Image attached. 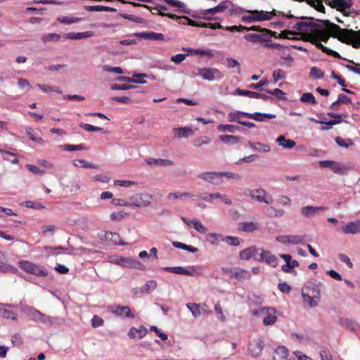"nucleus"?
Here are the masks:
<instances>
[{"mask_svg": "<svg viewBox=\"0 0 360 360\" xmlns=\"http://www.w3.org/2000/svg\"><path fill=\"white\" fill-rule=\"evenodd\" d=\"M303 39L305 41L310 42L315 45L317 49L321 50L323 53L329 56H332L335 58H342L341 56L338 52L323 46L321 41H319V39L314 34L304 33Z\"/></svg>", "mask_w": 360, "mask_h": 360, "instance_id": "obj_4", "label": "nucleus"}, {"mask_svg": "<svg viewBox=\"0 0 360 360\" xmlns=\"http://www.w3.org/2000/svg\"><path fill=\"white\" fill-rule=\"evenodd\" d=\"M157 287V283L155 281H148L143 286L140 288L141 293L148 294L154 290Z\"/></svg>", "mask_w": 360, "mask_h": 360, "instance_id": "obj_38", "label": "nucleus"}, {"mask_svg": "<svg viewBox=\"0 0 360 360\" xmlns=\"http://www.w3.org/2000/svg\"><path fill=\"white\" fill-rule=\"evenodd\" d=\"M240 128L236 125L232 124H219L217 126V130L220 132L229 131L231 133H234L236 130H238Z\"/></svg>", "mask_w": 360, "mask_h": 360, "instance_id": "obj_43", "label": "nucleus"}, {"mask_svg": "<svg viewBox=\"0 0 360 360\" xmlns=\"http://www.w3.org/2000/svg\"><path fill=\"white\" fill-rule=\"evenodd\" d=\"M79 127L87 131H101L103 128L95 127L89 124L80 123Z\"/></svg>", "mask_w": 360, "mask_h": 360, "instance_id": "obj_58", "label": "nucleus"}, {"mask_svg": "<svg viewBox=\"0 0 360 360\" xmlns=\"http://www.w3.org/2000/svg\"><path fill=\"white\" fill-rule=\"evenodd\" d=\"M19 267L25 272L36 276L46 277L48 276V271L43 266L28 261L23 260L19 262Z\"/></svg>", "mask_w": 360, "mask_h": 360, "instance_id": "obj_3", "label": "nucleus"}, {"mask_svg": "<svg viewBox=\"0 0 360 360\" xmlns=\"http://www.w3.org/2000/svg\"><path fill=\"white\" fill-rule=\"evenodd\" d=\"M236 94L239 96H248L250 98H260V99H263V100H268V99L271 98L270 96H266L263 94H260V93L255 92V91H248V90L240 89H236Z\"/></svg>", "mask_w": 360, "mask_h": 360, "instance_id": "obj_18", "label": "nucleus"}, {"mask_svg": "<svg viewBox=\"0 0 360 360\" xmlns=\"http://www.w3.org/2000/svg\"><path fill=\"white\" fill-rule=\"evenodd\" d=\"M181 220L188 226L193 227L194 229H195L198 232H199L201 234H205L207 231L206 227L201 223V221L199 219L189 220L186 217H182Z\"/></svg>", "mask_w": 360, "mask_h": 360, "instance_id": "obj_16", "label": "nucleus"}, {"mask_svg": "<svg viewBox=\"0 0 360 360\" xmlns=\"http://www.w3.org/2000/svg\"><path fill=\"white\" fill-rule=\"evenodd\" d=\"M255 259L259 262H265L273 267H276L278 263V259L274 255H273L270 251L264 250H262L259 257L255 258Z\"/></svg>", "mask_w": 360, "mask_h": 360, "instance_id": "obj_12", "label": "nucleus"}, {"mask_svg": "<svg viewBox=\"0 0 360 360\" xmlns=\"http://www.w3.org/2000/svg\"><path fill=\"white\" fill-rule=\"evenodd\" d=\"M26 134L30 139L34 141L41 143L44 142L43 139L40 136H37L34 134V131L31 127L26 128Z\"/></svg>", "mask_w": 360, "mask_h": 360, "instance_id": "obj_52", "label": "nucleus"}, {"mask_svg": "<svg viewBox=\"0 0 360 360\" xmlns=\"http://www.w3.org/2000/svg\"><path fill=\"white\" fill-rule=\"evenodd\" d=\"M16 215L17 214L15 213L11 209L0 206V218Z\"/></svg>", "mask_w": 360, "mask_h": 360, "instance_id": "obj_60", "label": "nucleus"}, {"mask_svg": "<svg viewBox=\"0 0 360 360\" xmlns=\"http://www.w3.org/2000/svg\"><path fill=\"white\" fill-rule=\"evenodd\" d=\"M164 271L176 274L192 276V272L181 266H166L162 269Z\"/></svg>", "mask_w": 360, "mask_h": 360, "instance_id": "obj_29", "label": "nucleus"}, {"mask_svg": "<svg viewBox=\"0 0 360 360\" xmlns=\"http://www.w3.org/2000/svg\"><path fill=\"white\" fill-rule=\"evenodd\" d=\"M226 272L229 273L231 277L235 278L237 280L243 281L245 280L250 278V273L245 270L241 269H227L225 270Z\"/></svg>", "mask_w": 360, "mask_h": 360, "instance_id": "obj_19", "label": "nucleus"}, {"mask_svg": "<svg viewBox=\"0 0 360 360\" xmlns=\"http://www.w3.org/2000/svg\"><path fill=\"white\" fill-rule=\"evenodd\" d=\"M322 22L325 25L327 30H323L321 27L314 28V31L312 32H309L308 34H311L315 35L318 39L319 41H323L324 43H326L330 37H332V31L330 27L328 25V22H331L328 20H323Z\"/></svg>", "mask_w": 360, "mask_h": 360, "instance_id": "obj_8", "label": "nucleus"}, {"mask_svg": "<svg viewBox=\"0 0 360 360\" xmlns=\"http://www.w3.org/2000/svg\"><path fill=\"white\" fill-rule=\"evenodd\" d=\"M74 165L75 166H77V167H79L80 166V167H83L84 168H93V169H96L97 168V167L95 165H94V164H92V163L85 160H75L74 162Z\"/></svg>", "mask_w": 360, "mask_h": 360, "instance_id": "obj_54", "label": "nucleus"}, {"mask_svg": "<svg viewBox=\"0 0 360 360\" xmlns=\"http://www.w3.org/2000/svg\"><path fill=\"white\" fill-rule=\"evenodd\" d=\"M219 139L224 143L227 144H236L240 141V137L232 135H221Z\"/></svg>", "mask_w": 360, "mask_h": 360, "instance_id": "obj_39", "label": "nucleus"}, {"mask_svg": "<svg viewBox=\"0 0 360 360\" xmlns=\"http://www.w3.org/2000/svg\"><path fill=\"white\" fill-rule=\"evenodd\" d=\"M172 245H174V247H175L176 248L188 250L193 253L196 252L198 251V248H196L193 246H191V245L184 244L181 242L174 241L172 243Z\"/></svg>", "mask_w": 360, "mask_h": 360, "instance_id": "obj_44", "label": "nucleus"}, {"mask_svg": "<svg viewBox=\"0 0 360 360\" xmlns=\"http://www.w3.org/2000/svg\"><path fill=\"white\" fill-rule=\"evenodd\" d=\"M147 332L148 330L146 327L143 326H140L139 328H131L128 333V335L131 339L136 338L141 339L146 335Z\"/></svg>", "mask_w": 360, "mask_h": 360, "instance_id": "obj_24", "label": "nucleus"}, {"mask_svg": "<svg viewBox=\"0 0 360 360\" xmlns=\"http://www.w3.org/2000/svg\"><path fill=\"white\" fill-rule=\"evenodd\" d=\"M299 266V262L297 260H290L288 264H284L281 266L282 271L285 273H290L292 270Z\"/></svg>", "mask_w": 360, "mask_h": 360, "instance_id": "obj_50", "label": "nucleus"}, {"mask_svg": "<svg viewBox=\"0 0 360 360\" xmlns=\"http://www.w3.org/2000/svg\"><path fill=\"white\" fill-rule=\"evenodd\" d=\"M288 355V350L284 346H279L275 350L274 360H285Z\"/></svg>", "mask_w": 360, "mask_h": 360, "instance_id": "obj_30", "label": "nucleus"}, {"mask_svg": "<svg viewBox=\"0 0 360 360\" xmlns=\"http://www.w3.org/2000/svg\"><path fill=\"white\" fill-rule=\"evenodd\" d=\"M110 309L113 314L122 319L135 318V314L128 306L114 305L111 306Z\"/></svg>", "mask_w": 360, "mask_h": 360, "instance_id": "obj_11", "label": "nucleus"}, {"mask_svg": "<svg viewBox=\"0 0 360 360\" xmlns=\"http://www.w3.org/2000/svg\"><path fill=\"white\" fill-rule=\"evenodd\" d=\"M139 195H135L130 198L131 201H127L122 198H114L112 200V204L117 206H124V207H141V202L139 199Z\"/></svg>", "mask_w": 360, "mask_h": 360, "instance_id": "obj_13", "label": "nucleus"}, {"mask_svg": "<svg viewBox=\"0 0 360 360\" xmlns=\"http://www.w3.org/2000/svg\"><path fill=\"white\" fill-rule=\"evenodd\" d=\"M317 27H321V25L312 22H298L293 26L295 30L305 33L312 32Z\"/></svg>", "mask_w": 360, "mask_h": 360, "instance_id": "obj_15", "label": "nucleus"}, {"mask_svg": "<svg viewBox=\"0 0 360 360\" xmlns=\"http://www.w3.org/2000/svg\"><path fill=\"white\" fill-rule=\"evenodd\" d=\"M134 35L138 37L154 41H162L165 39L162 34L154 32H136L134 33Z\"/></svg>", "mask_w": 360, "mask_h": 360, "instance_id": "obj_17", "label": "nucleus"}, {"mask_svg": "<svg viewBox=\"0 0 360 360\" xmlns=\"http://www.w3.org/2000/svg\"><path fill=\"white\" fill-rule=\"evenodd\" d=\"M264 342L262 340H252L248 345L249 354L252 356H259L264 349Z\"/></svg>", "mask_w": 360, "mask_h": 360, "instance_id": "obj_14", "label": "nucleus"}, {"mask_svg": "<svg viewBox=\"0 0 360 360\" xmlns=\"http://www.w3.org/2000/svg\"><path fill=\"white\" fill-rule=\"evenodd\" d=\"M285 77V72L282 69H276L273 72V78L275 82Z\"/></svg>", "mask_w": 360, "mask_h": 360, "instance_id": "obj_64", "label": "nucleus"}, {"mask_svg": "<svg viewBox=\"0 0 360 360\" xmlns=\"http://www.w3.org/2000/svg\"><path fill=\"white\" fill-rule=\"evenodd\" d=\"M300 101L303 103H310L312 104L316 103V98L311 93L303 94L300 98Z\"/></svg>", "mask_w": 360, "mask_h": 360, "instance_id": "obj_53", "label": "nucleus"}, {"mask_svg": "<svg viewBox=\"0 0 360 360\" xmlns=\"http://www.w3.org/2000/svg\"><path fill=\"white\" fill-rule=\"evenodd\" d=\"M93 36V32L91 31H86L84 32H69L65 34L64 37L68 39H82L89 38Z\"/></svg>", "mask_w": 360, "mask_h": 360, "instance_id": "obj_25", "label": "nucleus"}, {"mask_svg": "<svg viewBox=\"0 0 360 360\" xmlns=\"http://www.w3.org/2000/svg\"><path fill=\"white\" fill-rule=\"evenodd\" d=\"M324 72L317 67H312L310 69L309 75L316 79H322L324 77Z\"/></svg>", "mask_w": 360, "mask_h": 360, "instance_id": "obj_51", "label": "nucleus"}, {"mask_svg": "<svg viewBox=\"0 0 360 360\" xmlns=\"http://www.w3.org/2000/svg\"><path fill=\"white\" fill-rule=\"evenodd\" d=\"M249 195L250 198L259 202H264L266 204H271L274 202L271 195L268 194L263 188H257L248 190Z\"/></svg>", "mask_w": 360, "mask_h": 360, "instance_id": "obj_7", "label": "nucleus"}, {"mask_svg": "<svg viewBox=\"0 0 360 360\" xmlns=\"http://www.w3.org/2000/svg\"><path fill=\"white\" fill-rule=\"evenodd\" d=\"M86 10L88 11H109V12H114L116 11V9L114 8L105 6H101V5L88 6H86Z\"/></svg>", "mask_w": 360, "mask_h": 360, "instance_id": "obj_40", "label": "nucleus"}, {"mask_svg": "<svg viewBox=\"0 0 360 360\" xmlns=\"http://www.w3.org/2000/svg\"><path fill=\"white\" fill-rule=\"evenodd\" d=\"M310 120L316 123L326 124V126L322 127V128H321L322 130H329L332 128V127L333 125L340 123V120H330L328 122H325L323 121L316 120L314 118H311Z\"/></svg>", "mask_w": 360, "mask_h": 360, "instance_id": "obj_47", "label": "nucleus"}, {"mask_svg": "<svg viewBox=\"0 0 360 360\" xmlns=\"http://www.w3.org/2000/svg\"><path fill=\"white\" fill-rule=\"evenodd\" d=\"M134 77H136V79H132V78L127 77H120L119 78V79L122 80V81H127V82H135V83L143 84L145 82L141 80V79L144 78V77H147V75L139 73V74L134 75Z\"/></svg>", "mask_w": 360, "mask_h": 360, "instance_id": "obj_42", "label": "nucleus"}, {"mask_svg": "<svg viewBox=\"0 0 360 360\" xmlns=\"http://www.w3.org/2000/svg\"><path fill=\"white\" fill-rule=\"evenodd\" d=\"M58 20L63 24L70 25L74 22L82 20V18L70 17V16H60L58 18Z\"/></svg>", "mask_w": 360, "mask_h": 360, "instance_id": "obj_45", "label": "nucleus"}, {"mask_svg": "<svg viewBox=\"0 0 360 360\" xmlns=\"http://www.w3.org/2000/svg\"><path fill=\"white\" fill-rule=\"evenodd\" d=\"M146 162L148 165H156L159 166L167 167L173 165V161L167 159H155V158H150L146 160Z\"/></svg>", "mask_w": 360, "mask_h": 360, "instance_id": "obj_31", "label": "nucleus"}, {"mask_svg": "<svg viewBox=\"0 0 360 360\" xmlns=\"http://www.w3.org/2000/svg\"><path fill=\"white\" fill-rule=\"evenodd\" d=\"M257 252L258 249L255 246L249 247L240 252V258L243 260H248L252 257L255 259Z\"/></svg>", "mask_w": 360, "mask_h": 360, "instance_id": "obj_26", "label": "nucleus"}, {"mask_svg": "<svg viewBox=\"0 0 360 360\" xmlns=\"http://www.w3.org/2000/svg\"><path fill=\"white\" fill-rule=\"evenodd\" d=\"M240 230L245 232H252L255 230H258L259 224L254 221H245L240 224Z\"/></svg>", "mask_w": 360, "mask_h": 360, "instance_id": "obj_33", "label": "nucleus"}, {"mask_svg": "<svg viewBox=\"0 0 360 360\" xmlns=\"http://www.w3.org/2000/svg\"><path fill=\"white\" fill-rule=\"evenodd\" d=\"M332 31V37L338 39L342 43L352 45L356 40L360 39V30L355 31L352 29L342 28L340 25L328 22Z\"/></svg>", "mask_w": 360, "mask_h": 360, "instance_id": "obj_1", "label": "nucleus"}, {"mask_svg": "<svg viewBox=\"0 0 360 360\" xmlns=\"http://www.w3.org/2000/svg\"><path fill=\"white\" fill-rule=\"evenodd\" d=\"M198 75L205 80L213 81L222 78V75L217 68H202L198 69Z\"/></svg>", "mask_w": 360, "mask_h": 360, "instance_id": "obj_9", "label": "nucleus"}, {"mask_svg": "<svg viewBox=\"0 0 360 360\" xmlns=\"http://www.w3.org/2000/svg\"><path fill=\"white\" fill-rule=\"evenodd\" d=\"M211 139L207 136H202L194 139L192 141V145L194 147L200 148L203 145H207L210 143Z\"/></svg>", "mask_w": 360, "mask_h": 360, "instance_id": "obj_35", "label": "nucleus"}, {"mask_svg": "<svg viewBox=\"0 0 360 360\" xmlns=\"http://www.w3.org/2000/svg\"><path fill=\"white\" fill-rule=\"evenodd\" d=\"M265 91L269 94L274 95L278 99H281V100L285 99V98L284 96L285 93L280 89L276 88V89H274L273 91H271L270 89H266Z\"/></svg>", "mask_w": 360, "mask_h": 360, "instance_id": "obj_55", "label": "nucleus"}, {"mask_svg": "<svg viewBox=\"0 0 360 360\" xmlns=\"http://www.w3.org/2000/svg\"><path fill=\"white\" fill-rule=\"evenodd\" d=\"M188 51L195 55L206 56L209 58H212L214 54L211 51H205L202 49H190Z\"/></svg>", "mask_w": 360, "mask_h": 360, "instance_id": "obj_59", "label": "nucleus"}, {"mask_svg": "<svg viewBox=\"0 0 360 360\" xmlns=\"http://www.w3.org/2000/svg\"><path fill=\"white\" fill-rule=\"evenodd\" d=\"M304 239L302 236L290 235V243L299 245L304 243Z\"/></svg>", "mask_w": 360, "mask_h": 360, "instance_id": "obj_62", "label": "nucleus"}, {"mask_svg": "<svg viewBox=\"0 0 360 360\" xmlns=\"http://www.w3.org/2000/svg\"><path fill=\"white\" fill-rule=\"evenodd\" d=\"M222 235L214 233H210L206 236V240L212 244H214L216 241L222 240Z\"/></svg>", "mask_w": 360, "mask_h": 360, "instance_id": "obj_56", "label": "nucleus"}, {"mask_svg": "<svg viewBox=\"0 0 360 360\" xmlns=\"http://www.w3.org/2000/svg\"><path fill=\"white\" fill-rule=\"evenodd\" d=\"M342 231L346 234L357 233L360 232V223L359 221L349 222L346 226H343Z\"/></svg>", "mask_w": 360, "mask_h": 360, "instance_id": "obj_28", "label": "nucleus"}, {"mask_svg": "<svg viewBox=\"0 0 360 360\" xmlns=\"http://www.w3.org/2000/svg\"><path fill=\"white\" fill-rule=\"evenodd\" d=\"M326 210L325 207H316V206H304L301 208V213L304 217H311L314 216L319 211Z\"/></svg>", "mask_w": 360, "mask_h": 360, "instance_id": "obj_20", "label": "nucleus"}, {"mask_svg": "<svg viewBox=\"0 0 360 360\" xmlns=\"http://www.w3.org/2000/svg\"><path fill=\"white\" fill-rule=\"evenodd\" d=\"M276 141L279 146H281L285 148H292L296 145L295 141L291 139H286L283 135L279 136L277 138Z\"/></svg>", "mask_w": 360, "mask_h": 360, "instance_id": "obj_32", "label": "nucleus"}, {"mask_svg": "<svg viewBox=\"0 0 360 360\" xmlns=\"http://www.w3.org/2000/svg\"><path fill=\"white\" fill-rule=\"evenodd\" d=\"M186 307L191 311L193 316L198 318L200 316V305L195 303H188Z\"/></svg>", "mask_w": 360, "mask_h": 360, "instance_id": "obj_48", "label": "nucleus"}, {"mask_svg": "<svg viewBox=\"0 0 360 360\" xmlns=\"http://www.w3.org/2000/svg\"><path fill=\"white\" fill-rule=\"evenodd\" d=\"M37 86L41 91H42L43 92H45V93H52V92H56L58 94L61 93V91L59 89V87H57V86H50L48 84H37Z\"/></svg>", "mask_w": 360, "mask_h": 360, "instance_id": "obj_41", "label": "nucleus"}, {"mask_svg": "<svg viewBox=\"0 0 360 360\" xmlns=\"http://www.w3.org/2000/svg\"><path fill=\"white\" fill-rule=\"evenodd\" d=\"M56 230V226L55 225H44L41 226V232L43 235L46 236L48 233H51V235L54 234Z\"/></svg>", "mask_w": 360, "mask_h": 360, "instance_id": "obj_61", "label": "nucleus"}, {"mask_svg": "<svg viewBox=\"0 0 360 360\" xmlns=\"http://www.w3.org/2000/svg\"><path fill=\"white\" fill-rule=\"evenodd\" d=\"M227 9V6L225 3H220L218 6L202 11L203 14L214 15L219 12H224Z\"/></svg>", "mask_w": 360, "mask_h": 360, "instance_id": "obj_36", "label": "nucleus"}, {"mask_svg": "<svg viewBox=\"0 0 360 360\" xmlns=\"http://www.w3.org/2000/svg\"><path fill=\"white\" fill-rule=\"evenodd\" d=\"M321 285L320 282L318 284L309 283L302 290L304 302L307 303L310 307H314L318 305L320 297L319 285Z\"/></svg>", "mask_w": 360, "mask_h": 360, "instance_id": "obj_2", "label": "nucleus"}, {"mask_svg": "<svg viewBox=\"0 0 360 360\" xmlns=\"http://www.w3.org/2000/svg\"><path fill=\"white\" fill-rule=\"evenodd\" d=\"M335 141L338 146L344 148H349L354 144L352 139H344L340 136H337Z\"/></svg>", "mask_w": 360, "mask_h": 360, "instance_id": "obj_49", "label": "nucleus"}, {"mask_svg": "<svg viewBox=\"0 0 360 360\" xmlns=\"http://www.w3.org/2000/svg\"><path fill=\"white\" fill-rule=\"evenodd\" d=\"M248 146L252 150L261 153H268L271 150L269 145L260 142L248 141Z\"/></svg>", "mask_w": 360, "mask_h": 360, "instance_id": "obj_27", "label": "nucleus"}, {"mask_svg": "<svg viewBox=\"0 0 360 360\" xmlns=\"http://www.w3.org/2000/svg\"><path fill=\"white\" fill-rule=\"evenodd\" d=\"M174 131L178 132L177 136L179 138H181V137L187 138L193 134V131L192 130V129L191 127H188L174 128Z\"/></svg>", "mask_w": 360, "mask_h": 360, "instance_id": "obj_37", "label": "nucleus"}, {"mask_svg": "<svg viewBox=\"0 0 360 360\" xmlns=\"http://www.w3.org/2000/svg\"><path fill=\"white\" fill-rule=\"evenodd\" d=\"M262 34H247L244 38L252 43L267 42L271 40V37H276V32L267 29H262Z\"/></svg>", "mask_w": 360, "mask_h": 360, "instance_id": "obj_6", "label": "nucleus"}, {"mask_svg": "<svg viewBox=\"0 0 360 360\" xmlns=\"http://www.w3.org/2000/svg\"><path fill=\"white\" fill-rule=\"evenodd\" d=\"M116 263L126 268L138 269L139 266L141 265L139 261L127 257H121L116 261Z\"/></svg>", "mask_w": 360, "mask_h": 360, "instance_id": "obj_23", "label": "nucleus"}, {"mask_svg": "<svg viewBox=\"0 0 360 360\" xmlns=\"http://www.w3.org/2000/svg\"><path fill=\"white\" fill-rule=\"evenodd\" d=\"M222 241H225L229 245H233V246H238L240 245L239 238L238 237H235V236L223 237Z\"/></svg>", "mask_w": 360, "mask_h": 360, "instance_id": "obj_57", "label": "nucleus"}, {"mask_svg": "<svg viewBox=\"0 0 360 360\" xmlns=\"http://www.w3.org/2000/svg\"><path fill=\"white\" fill-rule=\"evenodd\" d=\"M244 117L252 119L258 122H262L264 121V118L267 119H274L276 117V115L275 114H271V113H261V112H255V113H244Z\"/></svg>", "mask_w": 360, "mask_h": 360, "instance_id": "obj_22", "label": "nucleus"}, {"mask_svg": "<svg viewBox=\"0 0 360 360\" xmlns=\"http://www.w3.org/2000/svg\"><path fill=\"white\" fill-rule=\"evenodd\" d=\"M11 342L14 346L20 347L23 344V338L19 333H15L12 336Z\"/></svg>", "mask_w": 360, "mask_h": 360, "instance_id": "obj_63", "label": "nucleus"}, {"mask_svg": "<svg viewBox=\"0 0 360 360\" xmlns=\"http://www.w3.org/2000/svg\"><path fill=\"white\" fill-rule=\"evenodd\" d=\"M253 15L255 21L269 20L271 19L270 13L267 11L255 10L253 11Z\"/></svg>", "mask_w": 360, "mask_h": 360, "instance_id": "obj_34", "label": "nucleus"}, {"mask_svg": "<svg viewBox=\"0 0 360 360\" xmlns=\"http://www.w3.org/2000/svg\"><path fill=\"white\" fill-rule=\"evenodd\" d=\"M332 8L336 9L337 11L343 13L345 16H349V13H347L346 10L350 8L352 6V0H331L327 3Z\"/></svg>", "mask_w": 360, "mask_h": 360, "instance_id": "obj_10", "label": "nucleus"}, {"mask_svg": "<svg viewBox=\"0 0 360 360\" xmlns=\"http://www.w3.org/2000/svg\"><path fill=\"white\" fill-rule=\"evenodd\" d=\"M200 179L207 181L213 184H219L221 183L219 172H204L198 176Z\"/></svg>", "mask_w": 360, "mask_h": 360, "instance_id": "obj_21", "label": "nucleus"}, {"mask_svg": "<svg viewBox=\"0 0 360 360\" xmlns=\"http://www.w3.org/2000/svg\"><path fill=\"white\" fill-rule=\"evenodd\" d=\"M253 314L263 318V323L265 326H271L277 320L276 311L274 308L262 307L259 310L253 311Z\"/></svg>", "mask_w": 360, "mask_h": 360, "instance_id": "obj_5", "label": "nucleus"}, {"mask_svg": "<svg viewBox=\"0 0 360 360\" xmlns=\"http://www.w3.org/2000/svg\"><path fill=\"white\" fill-rule=\"evenodd\" d=\"M245 112L236 111V112H231L228 115L229 120L230 122H237L240 124L242 121L240 120L241 116L244 117Z\"/></svg>", "mask_w": 360, "mask_h": 360, "instance_id": "obj_46", "label": "nucleus"}]
</instances>
